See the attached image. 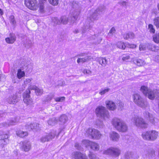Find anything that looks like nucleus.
<instances>
[{
  "mask_svg": "<svg viewBox=\"0 0 159 159\" xmlns=\"http://www.w3.org/2000/svg\"><path fill=\"white\" fill-rule=\"evenodd\" d=\"M133 98L134 102L138 106L142 108L145 109L149 106L147 102L138 93L134 94Z\"/></svg>",
  "mask_w": 159,
  "mask_h": 159,
  "instance_id": "1",
  "label": "nucleus"
},
{
  "mask_svg": "<svg viewBox=\"0 0 159 159\" xmlns=\"http://www.w3.org/2000/svg\"><path fill=\"white\" fill-rule=\"evenodd\" d=\"M158 136V132L155 130H149L142 133V136L145 140L153 141L155 140Z\"/></svg>",
  "mask_w": 159,
  "mask_h": 159,
  "instance_id": "2",
  "label": "nucleus"
},
{
  "mask_svg": "<svg viewBox=\"0 0 159 159\" xmlns=\"http://www.w3.org/2000/svg\"><path fill=\"white\" fill-rule=\"evenodd\" d=\"M95 112L98 116L101 117L103 119L106 120L109 118L110 116L108 111L105 107L102 106H99L96 108Z\"/></svg>",
  "mask_w": 159,
  "mask_h": 159,
  "instance_id": "3",
  "label": "nucleus"
},
{
  "mask_svg": "<svg viewBox=\"0 0 159 159\" xmlns=\"http://www.w3.org/2000/svg\"><path fill=\"white\" fill-rule=\"evenodd\" d=\"M132 121L136 126L141 128H147L148 126V124L144 121V120L141 117H135L133 118Z\"/></svg>",
  "mask_w": 159,
  "mask_h": 159,
  "instance_id": "4",
  "label": "nucleus"
},
{
  "mask_svg": "<svg viewBox=\"0 0 159 159\" xmlns=\"http://www.w3.org/2000/svg\"><path fill=\"white\" fill-rule=\"evenodd\" d=\"M85 134L88 136L91 137L93 139H100L101 136V134L98 131L92 128L88 129L86 131Z\"/></svg>",
  "mask_w": 159,
  "mask_h": 159,
  "instance_id": "5",
  "label": "nucleus"
},
{
  "mask_svg": "<svg viewBox=\"0 0 159 159\" xmlns=\"http://www.w3.org/2000/svg\"><path fill=\"white\" fill-rule=\"evenodd\" d=\"M105 9V7L103 6H101L97 8L90 17L91 21H93L95 20H97L98 18V16L101 14Z\"/></svg>",
  "mask_w": 159,
  "mask_h": 159,
  "instance_id": "6",
  "label": "nucleus"
},
{
  "mask_svg": "<svg viewBox=\"0 0 159 159\" xmlns=\"http://www.w3.org/2000/svg\"><path fill=\"white\" fill-rule=\"evenodd\" d=\"M120 153V150L117 148H111L104 152V153L116 157L118 156Z\"/></svg>",
  "mask_w": 159,
  "mask_h": 159,
  "instance_id": "7",
  "label": "nucleus"
},
{
  "mask_svg": "<svg viewBox=\"0 0 159 159\" xmlns=\"http://www.w3.org/2000/svg\"><path fill=\"white\" fill-rule=\"evenodd\" d=\"M20 149L25 152H28L31 148V143L26 140L21 141L20 143Z\"/></svg>",
  "mask_w": 159,
  "mask_h": 159,
  "instance_id": "8",
  "label": "nucleus"
},
{
  "mask_svg": "<svg viewBox=\"0 0 159 159\" xmlns=\"http://www.w3.org/2000/svg\"><path fill=\"white\" fill-rule=\"evenodd\" d=\"M56 134V131L53 130L46 135L43 136L40 139V141L42 143H44L46 141H49L54 138Z\"/></svg>",
  "mask_w": 159,
  "mask_h": 159,
  "instance_id": "9",
  "label": "nucleus"
},
{
  "mask_svg": "<svg viewBox=\"0 0 159 159\" xmlns=\"http://www.w3.org/2000/svg\"><path fill=\"white\" fill-rule=\"evenodd\" d=\"M30 89L26 90L23 93V97L24 102L27 105H31L32 103V99L30 98Z\"/></svg>",
  "mask_w": 159,
  "mask_h": 159,
  "instance_id": "10",
  "label": "nucleus"
},
{
  "mask_svg": "<svg viewBox=\"0 0 159 159\" xmlns=\"http://www.w3.org/2000/svg\"><path fill=\"white\" fill-rule=\"evenodd\" d=\"M143 116L151 124L154 125L156 124L157 120L152 114L148 111H145L143 113Z\"/></svg>",
  "mask_w": 159,
  "mask_h": 159,
  "instance_id": "11",
  "label": "nucleus"
},
{
  "mask_svg": "<svg viewBox=\"0 0 159 159\" xmlns=\"http://www.w3.org/2000/svg\"><path fill=\"white\" fill-rule=\"evenodd\" d=\"M25 3L28 8L31 10L36 9L37 6L36 0H25Z\"/></svg>",
  "mask_w": 159,
  "mask_h": 159,
  "instance_id": "12",
  "label": "nucleus"
},
{
  "mask_svg": "<svg viewBox=\"0 0 159 159\" xmlns=\"http://www.w3.org/2000/svg\"><path fill=\"white\" fill-rule=\"evenodd\" d=\"M144 153L146 157H154L155 155V151L152 148H146L144 151Z\"/></svg>",
  "mask_w": 159,
  "mask_h": 159,
  "instance_id": "13",
  "label": "nucleus"
},
{
  "mask_svg": "<svg viewBox=\"0 0 159 159\" xmlns=\"http://www.w3.org/2000/svg\"><path fill=\"white\" fill-rule=\"evenodd\" d=\"M7 102L10 104H14L18 102L16 96L15 94L11 95L7 98Z\"/></svg>",
  "mask_w": 159,
  "mask_h": 159,
  "instance_id": "14",
  "label": "nucleus"
},
{
  "mask_svg": "<svg viewBox=\"0 0 159 159\" xmlns=\"http://www.w3.org/2000/svg\"><path fill=\"white\" fill-rule=\"evenodd\" d=\"M16 37L15 34L13 33H10L9 34V37L6 38L5 41L8 43H13L16 41Z\"/></svg>",
  "mask_w": 159,
  "mask_h": 159,
  "instance_id": "15",
  "label": "nucleus"
},
{
  "mask_svg": "<svg viewBox=\"0 0 159 159\" xmlns=\"http://www.w3.org/2000/svg\"><path fill=\"white\" fill-rule=\"evenodd\" d=\"M122 120L117 118H115L112 119V123L113 126L116 129L119 128V124L121 125L123 122Z\"/></svg>",
  "mask_w": 159,
  "mask_h": 159,
  "instance_id": "16",
  "label": "nucleus"
},
{
  "mask_svg": "<svg viewBox=\"0 0 159 159\" xmlns=\"http://www.w3.org/2000/svg\"><path fill=\"white\" fill-rule=\"evenodd\" d=\"M72 154L75 159H87L85 155L80 152H74Z\"/></svg>",
  "mask_w": 159,
  "mask_h": 159,
  "instance_id": "17",
  "label": "nucleus"
},
{
  "mask_svg": "<svg viewBox=\"0 0 159 159\" xmlns=\"http://www.w3.org/2000/svg\"><path fill=\"white\" fill-rule=\"evenodd\" d=\"M110 137L112 140L117 141L119 139L120 135L118 133L115 132H112L110 134Z\"/></svg>",
  "mask_w": 159,
  "mask_h": 159,
  "instance_id": "18",
  "label": "nucleus"
},
{
  "mask_svg": "<svg viewBox=\"0 0 159 159\" xmlns=\"http://www.w3.org/2000/svg\"><path fill=\"white\" fill-rule=\"evenodd\" d=\"M107 107L110 110L113 111L116 108L115 103L112 101L106 102Z\"/></svg>",
  "mask_w": 159,
  "mask_h": 159,
  "instance_id": "19",
  "label": "nucleus"
},
{
  "mask_svg": "<svg viewBox=\"0 0 159 159\" xmlns=\"http://www.w3.org/2000/svg\"><path fill=\"white\" fill-rule=\"evenodd\" d=\"M92 58V57L91 56H87L83 58H79L77 61L78 63H83L85 62L88 61L89 60L91 59Z\"/></svg>",
  "mask_w": 159,
  "mask_h": 159,
  "instance_id": "20",
  "label": "nucleus"
},
{
  "mask_svg": "<svg viewBox=\"0 0 159 159\" xmlns=\"http://www.w3.org/2000/svg\"><path fill=\"white\" fill-rule=\"evenodd\" d=\"M121 124V125L120 126H119V128H117L116 129L122 132H126L128 129V127L125 123L123 121Z\"/></svg>",
  "mask_w": 159,
  "mask_h": 159,
  "instance_id": "21",
  "label": "nucleus"
},
{
  "mask_svg": "<svg viewBox=\"0 0 159 159\" xmlns=\"http://www.w3.org/2000/svg\"><path fill=\"white\" fill-rule=\"evenodd\" d=\"M39 124L35 123L31 124L30 125H26V127L29 130L34 129H39Z\"/></svg>",
  "mask_w": 159,
  "mask_h": 159,
  "instance_id": "22",
  "label": "nucleus"
},
{
  "mask_svg": "<svg viewBox=\"0 0 159 159\" xmlns=\"http://www.w3.org/2000/svg\"><path fill=\"white\" fill-rule=\"evenodd\" d=\"M8 135L7 134L2 135L0 136V139L2 140V143L6 145L9 142L8 139Z\"/></svg>",
  "mask_w": 159,
  "mask_h": 159,
  "instance_id": "23",
  "label": "nucleus"
},
{
  "mask_svg": "<svg viewBox=\"0 0 159 159\" xmlns=\"http://www.w3.org/2000/svg\"><path fill=\"white\" fill-rule=\"evenodd\" d=\"M134 63L138 66H141L145 64L144 61L142 59H136L133 61Z\"/></svg>",
  "mask_w": 159,
  "mask_h": 159,
  "instance_id": "24",
  "label": "nucleus"
},
{
  "mask_svg": "<svg viewBox=\"0 0 159 159\" xmlns=\"http://www.w3.org/2000/svg\"><path fill=\"white\" fill-rule=\"evenodd\" d=\"M17 122V121L16 119H14V120H11L9 122L4 123L3 124L4 125V126L5 127H7L10 125H15L16 124Z\"/></svg>",
  "mask_w": 159,
  "mask_h": 159,
  "instance_id": "25",
  "label": "nucleus"
},
{
  "mask_svg": "<svg viewBox=\"0 0 159 159\" xmlns=\"http://www.w3.org/2000/svg\"><path fill=\"white\" fill-rule=\"evenodd\" d=\"M29 89H34L36 93L38 95H40L42 94L43 91V89H40L36 86H34L32 88L30 86V87Z\"/></svg>",
  "mask_w": 159,
  "mask_h": 159,
  "instance_id": "26",
  "label": "nucleus"
},
{
  "mask_svg": "<svg viewBox=\"0 0 159 159\" xmlns=\"http://www.w3.org/2000/svg\"><path fill=\"white\" fill-rule=\"evenodd\" d=\"M134 34L132 32L126 33L123 35L124 39H132L134 38Z\"/></svg>",
  "mask_w": 159,
  "mask_h": 159,
  "instance_id": "27",
  "label": "nucleus"
},
{
  "mask_svg": "<svg viewBox=\"0 0 159 159\" xmlns=\"http://www.w3.org/2000/svg\"><path fill=\"white\" fill-rule=\"evenodd\" d=\"M60 20L61 24L65 25L68 23V21L70 20V19H69V18L67 17L66 16H63L61 17Z\"/></svg>",
  "mask_w": 159,
  "mask_h": 159,
  "instance_id": "28",
  "label": "nucleus"
},
{
  "mask_svg": "<svg viewBox=\"0 0 159 159\" xmlns=\"http://www.w3.org/2000/svg\"><path fill=\"white\" fill-rule=\"evenodd\" d=\"M98 61L99 64L103 67L105 66L107 63V60L105 58H99L98 60Z\"/></svg>",
  "mask_w": 159,
  "mask_h": 159,
  "instance_id": "29",
  "label": "nucleus"
},
{
  "mask_svg": "<svg viewBox=\"0 0 159 159\" xmlns=\"http://www.w3.org/2000/svg\"><path fill=\"white\" fill-rule=\"evenodd\" d=\"M91 149L94 150H98L99 149V146L96 143L92 142L90 145Z\"/></svg>",
  "mask_w": 159,
  "mask_h": 159,
  "instance_id": "30",
  "label": "nucleus"
},
{
  "mask_svg": "<svg viewBox=\"0 0 159 159\" xmlns=\"http://www.w3.org/2000/svg\"><path fill=\"white\" fill-rule=\"evenodd\" d=\"M57 120L55 118L50 119L48 121V124L49 125L52 126L54 125L57 123Z\"/></svg>",
  "mask_w": 159,
  "mask_h": 159,
  "instance_id": "31",
  "label": "nucleus"
},
{
  "mask_svg": "<svg viewBox=\"0 0 159 159\" xmlns=\"http://www.w3.org/2000/svg\"><path fill=\"white\" fill-rule=\"evenodd\" d=\"M145 46L148 49L152 51L155 50L154 48V45L151 43H145Z\"/></svg>",
  "mask_w": 159,
  "mask_h": 159,
  "instance_id": "32",
  "label": "nucleus"
},
{
  "mask_svg": "<svg viewBox=\"0 0 159 159\" xmlns=\"http://www.w3.org/2000/svg\"><path fill=\"white\" fill-rule=\"evenodd\" d=\"M67 117L65 115H61L59 118V120L62 123L64 124L65 123L67 120Z\"/></svg>",
  "mask_w": 159,
  "mask_h": 159,
  "instance_id": "33",
  "label": "nucleus"
},
{
  "mask_svg": "<svg viewBox=\"0 0 159 159\" xmlns=\"http://www.w3.org/2000/svg\"><path fill=\"white\" fill-rule=\"evenodd\" d=\"M134 153L131 152H127L125 155V158L126 159H130L134 158Z\"/></svg>",
  "mask_w": 159,
  "mask_h": 159,
  "instance_id": "34",
  "label": "nucleus"
},
{
  "mask_svg": "<svg viewBox=\"0 0 159 159\" xmlns=\"http://www.w3.org/2000/svg\"><path fill=\"white\" fill-rule=\"evenodd\" d=\"M25 76V73L24 71H22L21 70L19 69L17 72V78L20 79L22 77H24Z\"/></svg>",
  "mask_w": 159,
  "mask_h": 159,
  "instance_id": "35",
  "label": "nucleus"
},
{
  "mask_svg": "<svg viewBox=\"0 0 159 159\" xmlns=\"http://www.w3.org/2000/svg\"><path fill=\"white\" fill-rule=\"evenodd\" d=\"M117 46L119 48L124 49L126 47L125 43L122 42H119L116 44Z\"/></svg>",
  "mask_w": 159,
  "mask_h": 159,
  "instance_id": "36",
  "label": "nucleus"
},
{
  "mask_svg": "<svg viewBox=\"0 0 159 159\" xmlns=\"http://www.w3.org/2000/svg\"><path fill=\"white\" fill-rule=\"evenodd\" d=\"M17 135L20 137H24L28 135V133L27 132H24L20 131L17 133Z\"/></svg>",
  "mask_w": 159,
  "mask_h": 159,
  "instance_id": "37",
  "label": "nucleus"
},
{
  "mask_svg": "<svg viewBox=\"0 0 159 159\" xmlns=\"http://www.w3.org/2000/svg\"><path fill=\"white\" fill-rule=\"evenodd\" d=\"M153 41L156 43H159V34H158L154 35L153 36Z\"/></svg>",
  "mask_w": 159,
  "mask_h": 159,
  "instance_id": "38",
  "label": "nucleus"
},
{
  "mask_svg": "<svg viewBox=\"0 0 159 159\" xmlns=\"http://www.w3.org/2000/svg\"><path fill=\"white\" fill-rule=\"evenodd\" d=\"M79 14V12H78L75 15H74L73 17H70L69 19H71L70 22L72 23H74L75 20H77L78 18V16Z\"/></svg>",
  "mask_w": 159,
  "mask_h": 159,
  "instance_id": "39",
  "label": "nucleus"
},
{
  "mask_svg": "<svg viewBox=\"0 0 159 159\" xmlns=\"http://www.w3.org/2000/svg\"><path fill=\"white\" fill-rule=\"evenodd\" d=\"M52 21L56 25H60V20L57 17H53L52 18Z\"/></svg>",
  "mask_w": 159,
  "mask_h": 159,
  "instance_id": "40",
  "label": "nucleus"
},
{
  "mask_svg": "<svg viewBox=\"0 0 159 159\" xmlns=\"http://www.w3.org/2000/svg\"><path fill=\"white\" fill-rule=\"evenodd\" d=\"M54 95L52 94H50L48 95L45 99V101L46 102L50 101L54 97Z\"/></svg>",
  "mask_w": 159,
  "mask_h": 159,
  "instance_id": "41",
  "label": "nucleus"
},
{
  "mask_svg": "<svg viewBox=\"0 0 159 159\" xmlns=\"http://www.w3.org/2000/svg\"><path fill=\"white\" fill-rule=\"evenodd\" d=\"M72 7L73 8L77 9L79 8L80 6L78 2H73L72 3Z\"/></svg>",
  "mask_w": 159,
  "mask_h": 159,
  "instance_id": "42",
  "label": "nucleus"
},
{
  "mask_svg": "<svg viewBox=\"0 0 159 159\" xmlns=\"http://www.w3.org/2000/svg\"><path fill=\"white\" fill-rule=\"evenodd\" d=\"M89 157L90 159H98V158L94 154L91 152H89Z\"/></svg>",
  "mask_w": 159,
  "mask_h": 159,
  "instance_id": "43",
  "label": "nucleus"
},
{
  "mask_svg": "<svg viewBox=\"0 0 159 159\" xmlns=\"http://www.w3.org/2000/svg\"><path fill=\"white\" fill-rule=\"evenodd\" d=\"M154 24L157 27L159 28V17L156 18L154 20Z\"/></svg>",
  "mask_w": 159,
  "mask_h": 159,
  "instance_id": "44",
  "label": "nucleus"
},
{
  "mask_svg": "<svg viewBox=\"0 0 159 159\" xmlns=\"http://www.w3.org/2000/svg\"><path fill=\"white\" fill-rule=\"evenodd\" d=\"M10 22L11 24H12L13 25H15L16 24V22L14 18V16H10Z\"/></svg>",
  "mask_w": 159,
  "mask_h": 159,
  "instance_id": "45",
  "label": "nucleus"
},
{
  "mask_svg": "<svg viewBox=\"0 0 159 159\" xmlns=\"http://www.w3.org/2000/svg\"><path fill=\"white\" fill-rule=\"evenodd\" d=\"M49 2L53 5H57L58 4V0H48Z\"/></svg>",
  "mask_w": 159,
  "mask_h": 159,
  "instance_id": "46",
  "label": "nucleus"
},
{
  "mask_svg": "<svg viewBox=\"0 0 159 159\" xmlns=\"http://www.w3.org/2000/svg\"><path fill=\"white\" fill-rule=\"evenodd\" d=\"M92 142L89 140H84L82 141V143L86 145V147L90 146Z\"/></svg>",
  "mask_w": 159,
  "mask_h": 159,
  "instance_id": "47",
  "label": "nucleus"
},
{
  "mask_svg": "<svg viewBox=\"0 0 159 159\" xmlns=\"http://www.w3.org/2000/svg\"><path fill=\"white\" fill-rule=\"evenodd\" d=\"M96 125L99 128L103 127V126L102 121L99 120L97 121Z\"/></svg>",
  "mask_w": 159,
  "mask_h": 159,
  "instance_id": "48",
  "label": "nucleus"
},
{
  "mask_svg": "<svg viewBox=\"0 0 159 159\" xmlns=\"http://www.w3.org/2000/svg\"><path fill=\"white\" fill-rule=\"evenodd\" d=\"M148 29L151 32H152L153 33H155V30L152 25L150 24L148 25Z\"/></svg>",
  "mask_w": 159,
  "mask_h": 159,
  "instance_id": "49",
  "label": "nucleus"
},
{
  "mask_svg": "<svg viewBox=\"0 0 159 159\" xmlns=\"http://www.w3.org/2000/svg\"><path fill=\"white\" fill-rule=\"evenodd\" d=\"M65 99V98L64 97H57L55 98L56 102H62Z\"/></svg>",
  "mask_w": 159,
  "mask_h": 159,
  "instance_id": "50",
  "label": "nucleus"
},
{
  "mask_svg": "<svg viewBox=\"0 0 159 159\" xmlns=\"http://www.w3.org/2000/svg\"><path fill=\"white\" fill-rule=\"evenodd\" d=\"M110 89L109 88H107V89H105L104 90H103L99 92V94L101 95H103L105 94L106 93L108 92Z\"/></svg>",
  "mask_w": 159,
  "mask_h": 159,
  "instance_id": "51",
  "label": "nucleus"
},
{
  "mask_svg": "<svg viewBox=\"0 0 159 159\" xmlns=\"http://www.w3.org/2000/svg\"><path fill=\"white\" fill-rule=\"evenodd\" d=\"M146 47L145 46V44L144 45H140L139 47V49L140 51H144L146 50Z\"/></svg>",
  "mask_w": 159,
  "mask_h": 159,
  "instance_id": "52",
  "label": "nucleus"
},
{
  "mask_svg": "<svg viewBox=\"0 0 159 159\" xmlns=\"http://www.w3.org/2000/svg\"><path fill=\"white\" fill-rule=\"evenodd\" d=\"M44 4L43 3H40L39 5V9L41 12H43L44 11Z\"/></svg>",
  "mask_w": 159,
  "mask_h": 159,
  "instance_id": "53",
  "label": "nucleus"
},
{
  "mask_svg": "<svg viewBox=\"0 0 159 159\" xmlns=\"http://www.w3.org/2000/svg\"><path fill=\"white\" fill-rule=\"evenodd\" d=\"M116 31V30L114 27H112L111 29L110 30L109 34H113L115 33Z\"/></svg>",
  "mask_w": 159,
  "mask_h": 159,
  "instance_id": "54",
  "label": "nucleus"
},
{
  "mask_svg": "<svg viewBox=\"0 0 159 159\" xmlns=\"http://www.w3.org/2000/svg\"><path fill=\"white\" fill-rule=\"evenodd\" d=\"M123 105L124 104L122 102H119L118 103V106L121 110L122 109L123 107Z\"/></svg>",
  "mask_w": 159,
  "mask_h": 159,
  "instance_id": "55",
  "label": "nucleus"
},
{
  "mask_svg": "<svg viewBox=\"0 0 159 159\" xmlns=\"http://www.w3.org/2000/svg\"><path fill=\"white\" fill-rule=\"evenodd\" d=\"M32 80V79H27L24 81V84H27L29 83Z\"/></svg>",
  "mask_w": 159,
  "mask_h": 159,
  "instance_id": "56",
  "label": "nucleus"
},
{
  "mask_svg": "<svg viewBox=\"0 0 159 159\" xmlns=\"http://www.w3.org/2000/svg\"><path fill=\"white\" fill-rule=\"evenodd\" d=\"M33 44L31 40H29L27 42V47L29 48L32 46Z\"/></svg>",
  "mask_w": 159,
  "mask_h": 159,
  "instance_id": "57",
  "label": "nucleus"
},
{
  "mask_svg": "<svg viewBox=\"0 0 159 159\" xmlns=\"http://www.w3.org/2000/svg\"><path fill=\"white\" fill-rule=\"evenodd\" d=\"M75 146L77 149L79 150H81V147L78 143H76L75 144Z\"/></svg>",
  "mask_w": 159,
  "mask_h": 159,
  "instance_id": "58",
  "label": "nucleus"
},
{
  "mask_svg": "<svg viewBox=\"0 0 159 159\" xmlns=\"http://www.w3.org/2000/svg\"><path fill=\"white\" fill-rule=\"evenodd\" d=\"M83 73L84 74H90V73H91V71L90 70H89L85 69L83 71Z\"/></svg>",
  "mask_w": 159,
  "mask_h": 159,
  "instance_id": "59",
  "label": "nucleus"
},
{
  "mask_svg": "<svg viewBox=\"0 0 159 159\" xmlns=\"http://www.w3.org/2000/svg\"><path fill=\"white\" fill-rule=\"evenodd\" d=\"M127 3V2L125 1H122L121 2H119V4L121 5H122L123 6H126V4Z\"/></svg>",
  "mask_w": 159,
  "mask_h": 159,
  "instance_id": "60",
  "label": "nucleus"
},
{
  "mask_svg": "<svg viewBox=\"0 0 159 159\" xmlns=\"http://www.w3.org/2000/svg\"><path fill=\"white\" fill-rule=\"evenodd\" d=\"M130 58V57L129 56H126L125 57H123L122 58V60L123 61H125L129 59Z\"/></svg>",
  "mask_w": 159,
  "mask_h": 159,
  "instance_id": "61",
  "label": "nucleus"
},
{
  "mask_svg": "<svg viewBox=\"0 0 159 159\" xmlns=\"http://www.w3.org/2000/svg\"><path fill=\"white\" fill-rule=\"evenodd\" d=\"M154 48L155 50H152L153 51L159 52V47L156 46L154 45Z\"/></svg>",
  "mask_w": 159,
  "mask_h": 159,
  "instance_id": "62",
  "label": "nucleus"
},
{
  "mask_svg": "<svg viewBox=\"0 0 159 159\" xmlns=\"http://www.w3.org/2000/svg\"><path fill=\"white\" fill-rule=\"evenodd\" d=\"M88 27H89V26H85L84 28L83 29V30H82V32L83 33H85L86 31V29L88 28Z\"/></svg>",
  "mask_w": 159,
  "mask_h": 159,
  "instance_id": "63",
  "label": "nucleus"
},
{
  "mask_svg": "<svg viewBox=\"0 0 159 159\" xmlns=\"http://www.w3.org/2000/svg\"><path fill=\"white\" fill-rule=\"evenodd\" d=\"M155 60L156 61L159 62V55H157L156 56Z\"/></svg>",
  "mask_w": 159,
  "mask_h": 159,
  "instance_id": "64",
  "label": "nucleus"
}]
</instances>
